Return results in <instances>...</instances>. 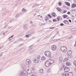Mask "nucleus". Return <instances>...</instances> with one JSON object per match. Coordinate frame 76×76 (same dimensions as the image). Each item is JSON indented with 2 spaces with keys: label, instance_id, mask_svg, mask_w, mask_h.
<instances>
[{
  "label": "nucleus",
  "instance_id": "nucleus-35",
  "mask_svg": "<svg viewBox=\"0 0 76 76\" xmlns=\"http://www.w3.org/2000/svg\"><path fill=\"white\" fill-rule=\"evenodd\" d=\"M61 26H64V25L63 23H61L60 24Z\"/></svg>",
  "mask_w": 76,
  "mask_h": 76
},
{
  "label": "nucleus",
  "instance_id": "nucleus-44",
  "mask_svg": "<svg viewBox=\"0 0 76 76\" xmlns=\"http://www.w3.org/2000/svg\"><path fill=\"white\" fill-rule=\"evenodd\" d=\"M48 38V37L47 36L46 37H45L44 39H47V38Z\"/></svg>",
  "mask_w": 76,
  "mask_h": 76
},
{
  "label": "nucleus",
  "instance_id": "nucleus-39",
  "mask_svg": "<svg viewBox=\"0 0 76 76\" xmlns=\"http://www.w3.org/2000/svg\"><path fill=\"white\" fill-rule=\"evenodd\" d=\"M40 58L41 57L40 56H39L37 58V59H39V58Z\"/></svg>",
  "mask_w": 76,
  "mask_h": 76
},
{
  "label": "nucleus",
  "instance_id": "nucleus-30",
  "mask_svg": "<svg viewBox=\"0 0 76 76\" xmlns=\"http://www.w3.org/2000/svg\"><path fill=\"white\" fill-rule=\"evenodd\" d=\"M58 5L59 6H61V1H59V2H58Z\"/></svg>",
  "mask_w": 76,
  "mask_h": 76
},
{
  "label": "nucleus",
  "instance_id": "nucleus-31",
  "mask_svg": "<svg viewBox=\"0 0 76 76\" xmlns=\"http://www.w3.org/2000/svg\"><path fill=\"white\" fill-rule=\"evenodd\" d=\"M66 67V66H64V65H63L62 68H63L64 70L65 69V67Z\"/></svg>",
  "mask_w": 76,
  "mask_h": 76
},
{
  "label": "nucleus",
  "instance_id": "nucleus-26",
  "mask_svg": "<svg viewBox=\"0 0 76 76\" xmlns=\"http://www.w3.org/2000/svg\"><path fill=\"white\" fill-rule=\"evenodd\" d=\"M48 17H49L50 18H52V17H51V15H50L49 14H48Z\"/></svg>",
  "mask_w": 76,
  "mask_h": 76
},
{
  "label": "nucleus",
  "instance_id": "nucleus-60",
  "mask_svg": "<svg viewBox=\"0 0 76 76\" xmlns=\"http://www.w3.org/2000/svg\"><path fill=\"white\" fill-rule=\"evenodd\" d=\"M73 11H74V12H76V9H73Z\"/></svg>",
  "mask_w": 76,
  "mask_h": 76
},
{
  "label": "nucleus",
  "instance_id": "nucleus-51",
  "mask_svg": "<svg viewBox=\"0 0 76 76\" xmlns=\"http://www.w3.org/2000/svg\"><path fill=\"white\" fill-rule=\"evenodd\" d=\"M16 18H18V17H19V15H18V14H17L16 16Z\"/></svg>",
  "mask_w": 76,
  "mask_h": 76
},
{
  "label": "nucleus",
  "instance_id": "nucleus-46",
  "mask_svg": "<svg viewBox=\"0 0 76 76\" xmlns=\"http://www.w3.org/2000/svg\"><path fill=\"white\" fill-rule=\"evenodd\" d=\"M67 14H68V15H70V12H68Z\"/></svg>",
  "mask_w": 76,
  "mask_h": 76
},
{
  "label": "nucleus",
  "instance_id": "nucleus-42",
  "mask_svg": "<svg viewBox=\"0 0 76 76\" xmlns=\"http://www.w3.org/2000/svg\"><path fill=\"white\" fill-rule=\"evenodd\" d=\"M18 4H19V3H18V2L15 5V6H17V5H18Z\"/></svg>",
  "mask_w": 76,
  "mask_h": 76
},
{
  "label": "nucleus",
  "instance_id": "nucleus-56",
  "mask_svg": "<svg viewBox=\"0 0 76 76\" xmlns=\"http://www.w3.org/2000/svg\"><path fill=\"white\" fill-rule=\"evenodd\" d=\"M69 22H70V23L72 22V20H69Z\"/></svg>",
  "mask_w": 76,
  "mask_h": 76
},
{
  "label": "nucleus",
  "instance_id": "nucleus-16",
  "mask_svg": "<svg viewBox=\"0 0 76 76\" xmlns=\"http://www.w3.org/2000/svg\"><path fill=\"white\" fill-rule=\"evenodd\" d=\"M22 11L23 12H27V10L25 9V8H23Z\"/></svg>",
  "mask_w": 76,
  "mask_h": 76
},
{
  "label": "nucleus",
  "instance_id": "nucleus-37",
  "mask_svg": "<svg viewBox=\"0 0 76 76\" xmlns=\"http://www.w3.org/2000/svg\"><path fill=\"white\" fill-rule=\"evenodd\" d=\"M23 45V44H21L19 45L18 47H21Z\"/></svg>",
  "mask_w": 76,
  "mask_h": 76
},
{
  "label": "nucleus",
  "instance_id": "nucleus-58",
  "mask_svg": "<svg viewBox=\"0 0 76 76\" xmlns=\"http://www.w3.org/2000/svg\"><path fill=\"white\" fill-rule=\"evenodd\" d=\"M30 23H31V24H32V23H33V22H32V21H30Z\"/></svg>",
  "mask_w": 76,
  "mask_h": 76
},
{
  "label": "nucleus",
  "instance_id": "nucleus-27",
  "mask_svg": "<svg viewBox=\"0 0 76 76\" xmlns=\"http://www.w3.org/2000/svg\"><path fill=\"white\" fill-rule=\"evenodd\" d=\"M56 9L57 10L59 11V12H60V10H60V8H59L58 7Z\"/></svg>",
  "mask_w": 76,
  "mask_h": 76
},
{
  "label": "nucleus",
  "instance_id": "nucleus-45",
  "mask_svg": "<svg viewBox=\"0 0 76 76\" xmlns=\"http://www.w3.org/2000/svg\"><path fill=\"white\" fill-rule=\"evenodd\" d=\"M9 12V11L7 10H5V12Z\"/></svg>",
  "mask_w": 76,
  "mask_h": 76
},
{
  "label": "nucleus",
  "instance_id": "nucleus-57",
  "mask_svg": "<svg viewBox=\"0 0 76 76\" xmlns=\"http://www.w3.org/2000/svg\"><path fill=\"white\" fill-rule=\"evenodd\" d=\"M36 12H39V10H36Z\"/></svg>",
  "mask_w": 76,
  "mask_h": 76
},
{
  "label": "nucleus",
  "instance_id": "nucleus-47",
  "mask_svg": "<svg viewBox=\"0 0 76 76\" xmlns=\"http://www.w3.org/2000/svg\"><path fill=\"white\" fill-rule=\"evenodd\" d=\"M45 25V23H42L41 24V25L42 26H43V25Z\"/></svg>",
  "mask_w": 76,
  "mask_h": 76
},
{
  "label": "nucleus",
  "instance_id": "nucleus-10",
  "mask_svg": "<svg viewBox=\"0 0 76 76\" xmlns=\"http://www.w3.org/2000/svg\"><path fill=\"white\" fill-rule=\"evenodd\" d=\"M76 4H72V9H73L74 7H76Z\"/></svg>",
  "mask_w": 76,
  "mask_h": 76
},
{
  "label": "nucleus",
  "instance_id": "nucleus-5",
  "mask_svg": "<svg viewBox=\"0 0 76 76\" xmlns=\"http://www.w3.org/2000/svg\"><path fill=\"white\" fill-rule=\"evenodd\" d=\"M64 70L65 72H68L70 71V68L69 67L66 66Z\"/></svg>",
  "mask_w": 76,
  "mask_h": 76
},
{
  "label": "nucleus",
  "instance_id": "nucleus-24",
  "mask_svg": "<svg viewBox=\"0 0 76 76\" xmlns=\"http://www.w3.org/2000/svg\"><path fill=\"white\" fill-rule=\"evenodd\" d=\"M26 25H24L23 26V28L24 29H26Z\"/></svg>",
  "mask_w": 76,
  "mask_h": 76
},
{
  "label": "nucleus",
  "instance_id": "nucleus-8",
  "mask_svg": "<svg viewBox=\"0 0 76 76\" xmlns=\"http://www.w3.org/2000/svg\"><path fill=\"white\" fill-rule=\"evenodd\" d=\"M67 75L68 76H73V74L72 72H68L67 73Z\"/></svg>",
  "mask_w": 76,
  "mask_h": 76
},
{
  "label": "nucleus",
  "instance_id": "nucleus-59",
  "mask_svg": "<svg viewBox=\"0 0 76 76\" xmlns=\"http://www.w3.org/2000/svg\"><path fill=\"white\" fill-rule=\"evenodd\" d=\"M52 16L54 17H55V16H56V15H52Z\"/></svg>",
  "mask_w": 76,
  "mask_h": 76
},
{
  "label": "nucleus",
  "instance_id": "nucleus-29",
  "mask_svg": "<svg viewBox=\"0 0 76 76\" xmlns=\"http://www.w3.org/2000/svg\"><path fill=\"white\" fill-rule=\"evenodd\" d=\"M47 72L48 73H49L50 72V68H48V70H47Z\"/></svg>",
  "mask_w": 76,
  "mask_h": 76
},
{
  "label": "nucleus",
  "instance_id": "nucleus-9",
  "mask_svg": "<svg viewBox=\"0 0 76 76\" xmlns=\"http://www.w3.org/2000/svg\"><path fill=\"white\" fill-rule=\"evenodd\" d=\"M64 23H65V24H66V25H68V24H69V21L67 20H64Z\"/></svg>",
  "mask_w": 76,
  "mask_h": 76
},
{
  "label": "nucleus",
  "instance_id": "nucleus-34",
  "mask_svg": "<svg viewBox=\"0 0 76 76\" xmlns=\"http://www.w3.org/2000/svg\"><path fill=\"white\" fill-rule=\"evenodd\" d=\"M46 17L47 18V19H46V20H48V19H49V18H48V17L47 16H46Z\"/></svg>",
  "mask_w": 76,
  "mask_h": 76
},
{
  "label": "nucleus",
  "instance_id": "nucleus-18",
  "mask_svg": "<svg viewBox=\"0 0 76 76\" xmlns=\"http://www.w3.org/2000/svg\"><path fill=\"white\" fill-rule=\"evenodd\" d=\"M41 59L42 60L44 61L45 60V57L43 56L41 57Z\"/></svg>",
  "mask_w": 76,
  "mask_h": 76
},
{
  "label": "nucleus",
  "instance_id": "nucleus-48",
  "mask_svg": "<svg viewBox=\"0 0 76 76\" xmlns=\"http://www.w3.org/2000/svg\"><path fill=\"white\" fill-rule=\"evenodd\" d=\"M32 70H33L34 71V70H35V69H34V68L32 67Z\"/></svg>",
  "mask_w": 76,
  "mask_h": 76
},
{
  "label": "nucleus",
  "instance_id": "nucleus-36",
  "mask_svg": "<svg viewBox=\"0 0 76 76\" xmlns=\"http://www.w3.org/2000/svg\"><path fill=\"white\" fill-rule=\"evenodd\" d=\"M73 64H74L75 66L76 65V61H75L73 62Z\"/></svg>",
  "mask_w": 76,
  "mask_h": 76
},
{
  "label": "nucleus",
  "instance_id": "nucleus-41",
  "mask_svg": "<svg viewBox=\"0 0 76 76\" xmlns=\"http://www.w3.org/2000/svg\"><path fill=\"white\" fill-rule=\"evenodd\" d=\"M18 41H22V38H20L19 39Z\"/></svg>",
  "mask_w": 76,
  "mask_h": 76
},
{
  "label": "nucleus",
  "instance_id": "nucleus-33",
  "mask_svg": "<svg viewBox=\"0 0 76 76\" xmlns=\"http://www.w3.org/2000/svg\"><path fill=\"white\" fill-rule=\"evenodd\" d=\"M25 37H26V38H28L29 37V35H26Z\"/></svg>",
  "mask_w": 76,
  "mask_h": 76
},
{
  "label": "nucleus",
  "instance_id": "nucleus-62",
  "mask_svg": "<svg viewBox=\"0 0 76 76\" xmlns=\"http://www.w3.org/2000/svg\"><path fill=\"white\" fill-rule=\"evenodd\" d=\"M74 71H75L76 72V68H75Z\"/></svg>",
  "mask_w": 76,
  "mask_h": 76
},
{
  "label": "nucleus",
  "instance_id": "nucleus-61",
  "mask_svg": "<svg viewBox=\"0 0 76 76\" xmlns=\"http://www.w3.org/2000/svg\"><path fill=\"white\" fill-rule=\"evenodd\" d=\"M61 70H63H63H64V69H63V67H62V68H61Z\"/></svg>",
  "mask_w": 76,
  "mask_h": 76
},
{
  "label": "nucleus",
  "instance_id": "nucleus-3",
  "mask_svg": "<svg viewBox=\"0 0 76 76\" xmlns=\"http://www.w3.org/2000/svg\"><path fill=\"white\" fill-rule=\"evenodd\" d=\"M45 54L46 57H48L49 58H51V54L50 52L49 51H46L45 52Z\"/></svg>",
  "mask_w": 76,
  "mask_h": 76
},
{
  "label": "nucleus",
  "instance_id": "nucleus-55",
  "mask_svg": "<svg viewBox=\"0 0 76 76\" xmlns=\"http://www.w3.org/2000/svg\"><path fill=\"white\" fill-rule=\"evenodd\" d=\"M32 50V48H29V51H30V50Z\"/></svg>",
  "mask_w": 76,
  "mask_h": 76
},
{
  "label": "nucleus",
  "instance_id": "nucleus-50",
  "mask_svg": "<svg viewBox=\"0 0 76 76\" xmlns=\"http://www.w3.org/2000/svg\"><path fill=\"white\" fill-rule=\"evenodd\" d=\"M71 17L72 18H75V16L74 15H72L71 16Z\"/></svg>",
  "mask_w": 76,
  "mask_h": 76
},
{
  "label": "nucleus",
  "instance_id": "nucleus-15",
  "mask_svg": "<svg viewBox=\"0 0 76 76\" xmlns=\"http://www.w3.org/2000/svg\"><path fill=\"white\" fill-rule=\"evenodd\" d=\"M34 32H35V31H34V30H33V31L31 32L30 33V34H29L30 37H31V36L32 34H34Z\"/></svg>",
  "mask_w": 76,
  "mask_h": 76
},
{
  "label": "nucleus",
  "instance_id": "nucleus-2",
  "mask_svg": "<svg viewBox=\"0 0 76 76\" xmlns=\"http://www.w3.org/2000/svg\"><path fill=\"white\" fill-rule=\"evenodd\" d=\"M19 74L20 76H28V73L26 71L23 70L22 71H19Z\"/></svg>",
  "mask_w": 76,
  "mask_h": 76
},
{
  "label": "nucleus",
  "instance_id": "nucleus-52",
  "mask_svg": "<svg viewBox=\"0 0 76 76\" xmlns=\"http://www.w3.org/2000/svg\"><path fill=\"white\" fill-rule=\"evenodd\" d=\"M2 48H3V46H1V47L0 48V49H1Z\"/></svg>",
  "mask_w": 76,
  "mask_h": 76
},
{
  "label": "nucleus",
  "instance_id": "nucleus-43",
  "mask_svg": "<svg viewBox=\"0 0 76 76\" xmlns=\"http://www.w3.org/2000/svg\"><path fill=\"white\" fill-rule=\"evenodd\" d=\"M74 47H76V40L75 42V44L74 45Z\"/></svg>",
  "mask_w": 76,
  "mask_h": 76
},
{
  "label": "nucleus",
  "instance_id": "nucleus-53",
  "mask_svg": "<svg viewBox=\"0 0 76 76\" xmlns=\"http://www.w3.org/2000/svg\"><path fill=\"white\" fill-rule=\"evenodd\" d=\"M29 63H31V60H30V59H29Z\"/></svg>",
  "mask_w": 76,
  "mask_h": 76
},
{
  "label": "nucleus",
  "instance_id": "nucleus-22",
  "mask_svg": "<svg viewBox=\"0 0 76 76\" xmlns=\"http://www.w3.org/2000/svg\"><path fill=\"white\" fill-rule=\"evenodd\" d=\"M39 5L36 4H34L33 6L32 7H35L36 6H39Z\"/></svg>",
  "mask_w": 76,
  "mask_h": 76
},
{
  "label": "nucleus",
  "instance_id": "nucleus-21",
  "mask_svg": "<svg viewBox=\"0 0 76 76\" xmlns=\"http://www.w3.org/2000/svg\"><path fill=\"white\" fill-rule=\"evenodd\" d=\"M69 58H65V59L64 60V61H67V60H68Z\"/></svg>",
  "mask_w": 76,
  "mask_h": 76
},
{
  "label": "nucleus",
  "instance_id": "nucleus-13",
  "mask_svg": "<svg viewBox=\"0 0 76 76\" xmlns=\"http://www.w3.org/2000/svg\"><path fill=\"white\" fill-rule=\"evenodd\" d=\"M26 65H28V64H29V59L26 60Z\"/></svg>",
  "mask_w": 76,
  "mask_h": 76
},
{
  "label": "nucleus",
  "instance_id": "nucleus-1",
  "mask_svg": "<svg viewBox=\"0 0 76 76\" xmlns=\"http://www.w3.org/2000/svg\"><path fill=\"white\" fill-rule=\"evenodd\" d=\"M54 63V61L50 59L48 60L45 63V66L46 67H49L50 65H51L52 64Z\"/></svg>",
  "mask_w": 76,
  "mask_h": 76
},
{
  "label": "nucleus",
  "instance_id": "nucleus-38",
  "mask_svg": "<svg viewBox=\"0 0 76 76\" xmlns=\"http://www.w3.org/2000/svg\"><path fill=\"white\" fill-rule=\"evenodd\" d=\"M67 12V11L66 10H64L63 12V13H66Z\"/></svg>",
  "mask_w": 76,
  "mask_h": 76
},
{
  "label": "nucleus",
  "instance_id": "nucleus-23",
  "mask_svg": "<svg viewBox=\"0 0 76 76\" xmlns=\"http://www.w3.org/2000/svg\"><path fill=\"white\" fill-rule=\"evenodd\" d=\"M68 16L67 15H63V17H64V18H67Z\"/></svg>",
  "mask_w": 76,
  "mask_h": 76
},
{
  "label": "nucleus",
  "instance_id": "nucleus-4",
  "mask_svg": "<svg viewBox=\"0 0 76 76\" xmlns=\"http://www.w3.org/2000/svg\"><path fill=\"white\" fill-rule=\"evenodd\" d=\"M61 50L62 51H63V52H66V51H67V48L65 46H62L61 48Z\"/></svg>",
  "mask_w": 76,
  "mask_h": 76
},
{
  "label": "nucleus",
  "instance_id": "nucleus-40",
  "mask_svg": "<svg viewBox=\"0 0 76 76\" xmlns=\"http://www.w3.org/2000/svg\"><path fill=\"white\" fill-rule=\"evenodd\" d=\"M5 15H6V14H5V13H3L2 14V15L3 16H5Z\"/></svg>",
  "mask_w": 76,
  "mask_h": 76
},
{
  "label": "nucleus",
  "instance_id": "nucleus-54",
  "mask_svg": "<svg viewBox=\"0 0 76 76\" xmlns=\"http://www.w3.org/2000/svg\"><path fill=\"white\" fill-rule=\"evenodd\" d=\"M13 35L12 36H11L10 37V38H13Z\"/></svg>",
  "mask_w": 76,
  "mask_h": 76
},
{
  "label": "nucleus",
  "instance_id": "nucleus-32",
  "mask_svg": "<svg viewBox=\"0 0 76 76\" xmlns=\"http://www.w3.org/2000/svg\"><path fill=\"white\" fill-rule=\"evenodd\" d=\"M3 53V52H1V53L0 55V57H1V56H2Z\"/></svg>",
  "mask_w": 76,
  "mask_h": 76
},
{
  "label": "nucleus",
  "instance_id": "nucleus-12",
  "mask_svg": "<svg viewBox=\"0 0 76 76\" xmlns=\"http://www.w3.org/2000/svg\"><path fill=\"white\" fill-rule=\"evenodd\" d=\"M34 61L35 63H38L39 62L38 60L36 59H34Z\"/></svg>",
  "mask_w": 76,
  "mask_h": 76
},
{
  "label": "nucleus",
  "instance_id": "nucleus-63",
  "mask_svg": "<svg viewBox=\"0 0 76 76\" xmlns=\"http://www.w3.org/2000/svg\"><path fill=\"white\" fill-rule=\"evenodd\" d=\"M13 20H11L10 22H12Z\"/></svg>",
  "mask_w": 76,
  "mask_h": 76
},
{
  "label": "nucleus",
  "instance_id": "nucleus-11",
  "mask_svg": "<svg viewBox=\"0 0 76 76\" xmlns=\"http://www.w3.org/2000/svg\"><path fill=\"white\" fill-rule=\"evenodd\" d=\"M58 60H59V61H61V62L62 61V60H63V57L61 56L59 58Z\"/></svg>",
  "mask_w": 76,
  "mask_h": 76
},
{
  "label": "nucleus",
  "instance_id": "nucleus-19",
  "mask_svg": "<svg viewBox=\"0 0 76 76\" xmlns=\"http://www.w3.org/2000/svg\"><path fill=\"white\" fill-rule=\"evenodd\" d=\"M39 73H43V69H41L39 70Z\"/></svg>",
  "mask_w": 76,
  "mask_h": 76
},
{
  "label": "nucleus",
  "instance_id": "nucleus-64",
  "mask_svg": "<svg viewBox=\"0 0 76 76\" xmlns=\"http://www.w3.org/2000/svg\"><path fill=\"white\" fill-rule=\"evenodd\" d=\"M73 10H74L73 9L71 10V12H73Z\"/></svg>",
  "mask_w": 76,
  "mask_h": 76
},
{
  "label": "nucleus",
  "instance_id": "nucleus-14",
  "mask_svg": "<svg viewBox=\"0 0 76 76\" xmlns=\"http://www.w3.org/2000/svg\"><path fill=\"white\" fill-rule=\"evenodd\" d=\"M66 66H70V65H71L70 64V62H66Z\"/></svg>",
  "mask_w": 76,
  "mask_h": 76
},
{
  "label": "nucleus",
  "instance_id": "nucleus-7",
  "mask_svg": "<svg viewBox=\"0 0 76 76\" xmlns=\"http://www.w3.org/2000/svg\"><path fill=\"white\" fill-rule=\"evenodd\" d=\"M72 53V50H69L67 52V54L68 56H71Z\"/></svg>",
  "mask_w": 76,
  "mask_h": 76
},
{
  "label": "nucleus",
  "instance_id": "nucleus-17",
  "mask_svg": "<svg viewBox=\"0 0 76 76\" xmlns=\"http://www.w3.org/2000/svg\"><path fill=\"white\" fill-rule=\"evenodd\" d=\"M66 5L68 6H70V4L69 2H67L66 4Z\"/></svg>",
  "mask_w": 76,
  "mask_h": 76
},
{
  "label": "nucleus",
  "instance_id": "nucleus-6",
  "mask_svg": "<svg viewBox=\"0 0 76 76\" xmlns=\"http://www.w3.org/2000/svg\"><path fill=\"white\" fill-rule=\"evenodd\" d=\"M52 50L53 51H55L57 50V47L55 45H53L51 47Z\"/></svg>",
  "mask_w": 76,
  "mask_h": 76
},
{
  "label": "nucleus",
  "instance_id": "nucleus-49",
  "mask_svg": "<svg viewBox=\"0 0 76 76\" xmlns=\"http://www.w3.org/2000/svg\"><path fill=\"white\" fill-rule=\"evenodd\" d=\"M56 15V13L55 12H53L52 14V15Z\"/></svg>",
  "mask_w": 76,
  "mask_h": 76
},
{
  "label": "nucleus",
  "instance_id": "nucleus-20",
  "mask_svg": "<svg viewBox=\"0 0 76 76\" xmlns=\"http://www.w3.org/2000/svg\"><path fill=\"white\" fill-rule=\"evenodd\" d=\"M57 19L58 21H59V20H61L60 19V16H58L57 18Z\"/></svg>",
  "mask_w": 76,
  "mask_h": 76
},
{
  "label": "nucleus",
  "instance_id": "nucleus-28",
  "mask_svg": "<svg viewBox=\"0 0 76 76\" xmlns=\"http://www.w3.org/2000/svg\"><path fill=\"white\" fill-rule=\"evenodd\" d=\"M53 22H57V20L56 19H53Z\"/></svg>",
  "mask_w": 76,
  "mask_h": 76
},
{
  "label": "nucleus",
  "instance_id": "nucleus-25",
  "mask_svg": "<svg viewBox=\"0 0 76 76\" xmlns=\"http://www.w3.org/2000/svg\"><path fill=\"white\" fill-rule=\"evenodd\" d=\"M62 76H67V75H66V74L65 73L62 74Z\"/></svg>",
  "mask_w": 76,
  "mask_h": 76
}]
</instances>
